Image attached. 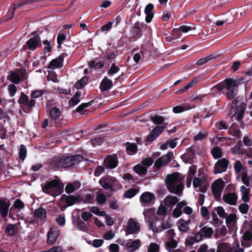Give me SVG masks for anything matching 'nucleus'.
Here are the masks:
<instances>
[{"mask_svg":"<svg viewBox=\"0 0 252 252\" xmlns=\"http://www.w3.org/2000/svg\"><path fill=\"white\" fill-rule=\"evenodd\" d=\"M33 218L32 220L27 219L26 221L29 222V223H36L39 220L43 221L46 219V210L42 208H39L35 210L34 212Z\"/></svg>","mask_w":252,"mask_h":252,"instance_id":"obj_12","label":"nucleus"},{"mask_svg":"<svg viewBox=\"0 0 252 252\" xmlns=\"http://www.w3.org/2000/svg\"><path fill=\"white\" fill-rule=\"evenodd\" d=\"M42 252H63V248L61 246H55Z\"/></svg>","mask_w":252,"mask_h":252,"instance_id":"obj_63","label":"nucleus"},{"mask_svg":"<svg viewBox=\"0 0 252 252\" xmlns=\"http://www.w3.org/2000/svg\"><path fill=\"white\" fill-rule=\"evenodd\" d=\"M44 45L43 50L45 53H50L52 51L53 48V45L51 44V42L48 40H44L43 42Z\"/></svg>","mask_w":252,"mask_h":252,"instance_id":"obj_53","label":"nucleus"},{"mask_svg":"<svg viewBox=\"0 0 252 252\" xmlns=\"http://www.w3.org/2000/svg\"><path fill=\"white\" fill-rule=\"evenodd\" d=\"M228 164V160L225 158H222L218 161L214 167V173L219 174L226 170Z\"/></svg>","mask_w":252,"mask_h":252,"instance_id":"obj_16","label":"nucleus"},{"mask_svg":"<svg viewBox=\"0 0 252 252\" xmlns=\"http://www.w3.org/2000/svg\"><path fill=\"white\" fill-rule=\"evenodd\" d=\"M226 223L228 228H232L234 227L237 222V216L235 214H230L228 216L226 217Z\"/></svg>","mask_w":252,"mask_h":252,"instance_id":"obj_28","label":"nucleus"},{"mask_svg":"<svg viewBox=\"0 0 252 252\" xmlns=\"http://www.w3.org/2000/svg\"><path fill=\"white\" fill-rule=\"evenodd\" d=\"M239 85L238 81L230 78L226 79L214 87L212 91L221 94L225 89V94L228 99H233L236 94V87Z\"/></svg>","mask_w":252,"mask_h":252,"instance_id":"obj_1","label":"nucleus"},{"mask_svg":"<svg viewBox=\"0 0 252 252\" xmlns=\"http://www.w3.org/2000/svg\"><path fill=\"white\" fill-rule=\"evenodd\" d=\"M172 157L173 153H169L164 156L159 158L156 161L155 166L158 168H159L161 166L166 164L171 160Z\"/></svg>","mask_w":252,"mask_h":252,"instance_id":"obj_23","label":"nucleus"},{"mask_svg":"<svg viewBox=\"0 0 252 252\" xmlns=\"http://www.w3.org/2000/svg\"><path fill=\"white\" fill-rule=\"evenodd\" d=\"M112 86V81L107 77H104L100 85L101 91H106L111 88Z\"/></svg>","mask_w":252,"mask_h":252,"instance_id":"obj_33","label":"nucleus"},{"mask_svg":"<svg viewBox=\"0 0 252 252\" xmlns=\"http://www.w3.org/2000/svg\"><path fill=\"white\" fill-rule=\"evenodd\" d=\"M210 180L206 175L199 174L197 177L194 178L192 180V185L196 191L205 192Z\"/></svg>","mask_w":252,"mask_h":252,"instance_id":"obj_6","label":"nucleus"},{"mask_svg":"<svg viewBox=\"0 0 252 252\" xmlns=\"http://www.w3.org/2000/svg\"><path fill=\"white\" fill-rule=\"evenodd\" d=\"M234 169L237 173H239L241 171L243 172V170L246 169L245 167H244L239 160L236 161L234 165Z\"/></svg>","mask_w":252,"mask_h":252,"instance_id":"obj_51","label":"nucleus"},{"mask_svg":"<svg viewBox=\"0 0 252 252\" xmlns=\"http://www.w3.org/2000/svg\"><path fill=\"white\" fill-rule=\"evenodd\" d=\"M242 245L246 247H250L252 245V227L251 230H247L244 233Z\"/></svg>","mask_w":252,"mask_h":252,"instance_id":"obj_21","label":"nucleus"},{"mask_svg":"<svg viewBox=\"0 0 252 252\" xmlns=\"http://www.w3.org/2000/svg\"><path fill=\"white\" fill-rule=\"evenodd\" d=\"M240 177L242 183L247 187H249L250 186L251 177L248 175L246 169L243 170V172L240 175Z\"/></svg>","mask_w":252,"mask_h":252,"instance_id":"obj_35","label":"nucleus"},{"mask_svg":"<svg viewBox=\"0 0 252 252\" xmlns=\"http://www.w3.org/2000/svg\"><path fill=\"white\" fill-rule=\"evenodd\" d=\"M197 173V167L195 165H191L189 167V171L187 175L186 186L189 188L191 185V181L194 178H196L195 175Z\"/></svg>","mask_w":252,"mask_h":252,"instance_id":"obj_19","label":"nucleus"},{"mask_svg":"<svg viewBox=\"0 0 252 252\" xmlns=\"http://www.w3.org/2000/svg\"><path fill=\"white\" fill-rule=\"evenodd\" d=\"M177 243L176 241L173 240L166 243V247L167 250L171 252V251L175 248L177 246Z\"/></svg>","mask_w":252,"mask_h":252,"instance_id":"obj_58","label":"nucleus"},{"mask_svg":"<svg viewBox=\"0 0 252 252\" xmlns=\"http://www.w3.org/2000/svg\"><path fill=\"white\" fill-rule=\"evenodd\" d=\"M159 250V246L155 243L151 244L148 248V252H158Z\"/></svg>","mask_w":252,"mask_h":252,"instance_id":"obj_59","label":"nucleus"},{"mask_svg":"<svg viewBox=\"0 0 252 252\" xmlns=\"http://www.w3.org/2000/svg\"><path fill=\"white\" fill-rule=\"evenodd\" d=\"M145 220L149 228L153 230L154 226L156 224V220H158L156 217V210L154 208L145 210L143 212Z\"/></svg>","mask_w":252,"mask_h":252,"instance_id":"obj_9","label":"nucleus"},{"mask_svg":"<svg viewBox=\"0 0 252 252\" xmlns=\"http://www.w3.org/2000/svg\"><path fill=\"white\" fill-rule=\"evenodd\" d=\"M140 245L141 241L139 239L134 241L129 240L126 244V248L128 252H133L138 249Z\"/></svg>","mask_w":252,"mask_h":252,"instance_id":"obj_24","label":"nucleus"},{"mask_svg":"<svg viewBox=\"0 0 252 252\" xmlns=\"http://www.w3.org/2000/svg\"><path fill=\"white\" fill-rule=\"evenodd\" d=\"M212 154L215 158H218L221 156V150L218 147L214 148L211 151Z\"/></svg>","mask_w":252,"mask_h":252,"instance_id":"obj_50","label":"nucleus"},{"mask_svg":"<svg viewBox=\"0 0 252 252\" xmlns=\"http://www.w3.org/2000/svg\"><path fill=\"white\" fill-rule=\"evenodd\" d=\"M250 189L246 188L245 186H242L240 188L241 200L245 203L249 201L250 199Z\"/></svg>","mask_w":252,"mask_h":252,"instance_id":"obj_27","label":"nucleus"},{"mask_svg":"<svg viewBox=\"0 0 252 252\" xmlns=\"http://www.w3.org/2000/svg\"><path fill=\"white\" fill-rule=\"evenodd\" d=\"M89 64V66L91 68H94L95 69H101L103 67L104 63L103 62L95 63L94 61H91Z\"/></svg>","mask_w":252,"mask_h":252,"instance_id":"obj_48","label":"nucleus"},{"mask_svg":"<svg viewBox=\"0 0 252 252\" xmlns=\"http://www.w3.org/2000/svg\"><path fill=\"white\" fill-rule=\"evenodd\" d=\"M203 238V236L200 231L199 232L196 233L193 237H191L188 240L186 243L188 245H192L194 242H198L201 241Z\"/></svg>","mask_w":252,"mask_h":252,"instance_id":"obj_34","label":"nucleus"},{"mask_svg":"<svg viewBox=\"0 0 252 252\" xmlns=\"http://www.w3.org/2000/svg\"><path fill=\"white\" fill-rule=\"evenodd\" d=\"M189 222V220L186 221L183 220H180L177 223L179 229L181 231H186L188 229V225Z\"/></svg>","mask_w":252,"mask_h":252,"instance_id":"obj_36","label":"nucleus"},{"mask_svg":"<svg viewBox=\"0 0 252 252\" xmlns=\"http://www.w3.org/2000/svg\"><path fill=\"white\" fill-rule=\"evenodd\" d=\"M64 185L58 177H55L54 180L46 182L42 187L44 192L53 196H56L61 194L63 190Z\"/></svg>","mask_w":252,"mask_h":252,"instance_id":"obj_3","label":"nucleus"},{"mask_svg":"<svg viewBox=\"0 0 252 252\" xmlns=\"http://www.w3.org/2000/svg\"><path fill=\"white\" fill-rule=\"evenodd\" d=\"M245 106L244 104L234 100L231 104L229 115L232 121H240L243 117Z\"/></svg>","mask_w":252,"mask_h":252,"instance_id":"obj_5","label":"nucleus"},{"mask_svg":"<svg viewBox=\"0 0 252 252\" xmlns=\"http://www.w3.org/2000/svg\"><path fill=\"white\" fill-rule=\"evenodd\" d=\"M133 170L139 175L145 174L147 172V168L142 163L138 164L134 166Z\"/></svg>","mask_w":252,"mask_h":252,"instance_id":"obj_38","label":"nucleus"},{"mask_svg":"<svg viewBox=\"0 0 252 252\" xmlns=\"http://www.w3.org/2000/svg\"><path fill=\"white\" fill-rule=\"evenodd\" d=\"M84 160L82 156L79 155L68 156L65 158H61L56 161L58 167L65 168L74 165Z\"/></svg>","mask_w":252,"mask_h":252,"instance_id":"obj_7","label":"nucleus"},{"mask_svg":"<svg viewBox=\"0 0 252 252\" xmlns=\"http://www.w3.org/2000/svg\"><path fill=\"white\" fill-rule=\"evenodd\" d=\"M88 81V78L87 77L83 78L75 84V87L77 89L83 88L87 84Z\"/></svg>","mask_w":252,"mask_h":252,"instance_id":"obj_46","label":"nucleus"},{"mask_svg":"<svg viewBox=\"0 0 252 252\" xmlns=\"http://www.w3.org/2000/svg\"><path fill=\"white\" fill-rule=\"evenodd\" d=\"M27 155V149L26 147L22 145L20 147V152H19V158L21 159L24 160L26 158Z\"/></svg>","mask_w":252,"mask_h":252,"instance_id":"obj_54","label":"nucleus"},{"mask_svg":"<svg viewBox=\"0 0 252 252\" xmlns=\"http://www.w3.org/2000/svg\"><path fill=\"white\" fill-rule=\"evenodd\" d=\"M153 9L154 5L151 3L148 4L145 8V13L146 15V21L147 23L151 22L154 17Z\"/></svg>","mask_w":252,"mask_h":252,"instance_id":"obj_29","label":"nucleus"},{"mask_svg":"<svg viewBox=\"0 0 252 252\" xmlns=\"http://www.w3.org/2000/svg\"><path fill=\"white\" fill-rule=\"evenodd\" d=\"M7 78L9 80L14 83H18L20 80V78L19 75L15 73L11 72L8 76Z\"/></svg>","mask_w":252,"mask_h":252,"instance_id":"obj_49","label":"nucleus"},{"mask_svg":"<svg viewBox=\"0 0 252 252\" xmlns=\"http://www.w3.org/2000/svg\"><path fill=\"white\" fill-rule=\"evenodd\" d=\"M228 133L231 135L236 137L238 138L241 137V131L239 129H238L236 127H235L234 125H232L230 127Z\"/></svg>","mask_w":252,"mask_h":252,"instance_id":"obj_40","label":"nucleus"},{"mask_svg":"<svg viewBox=\"0 0 252 252\" xmlns=\"http://www.w3.org/2000/svg\"><path fill=\"white\" fill-rule=\"evenodd\" d=\"M97 202L98 204H103L105 203L106 201V197L105 196L101 193H99L97 194L96 197Z\"/></svg>","mask_w":252,"mask_h":252,"instance_id":"obj_62","label":"nucleus"},{"mask_svg":"<svg viewBox=\"0 0 252 252\" xmlns=\"http://www.w3.org/2000/svg\"><path fill=\"white\" fill-rule=\"evenodd\" d=\"M216 212L218 215L222 218H225L226 217V214L223 208L221 206H219L216 208Z\"/></svg>","mask_w":252,"mask_h":252,"instance_id":"obj_57","label":"nucleus"},{"mask_svg":"<svg viewBox=\"0 0 252 252\" xmlns=\"http://www.w3.org/2000/svg\"><path fill=\"white\" fill-rule=\"evenodd\" d=\"M19 103L21 105L24 110L28 112L31 110L32 107L34 105L35 101L33 99L30 100L28 96L23 93H22L21 97L19 99Z\"/></svg>","mask_w":252,"mask_h":252,"instance_id":"obj_10","label":"nucleus"},{"mask_svg":"<svg viewBox=\"0 0 252 252\" xmlns=\"http://www.w3.org/2000/svg\"><path fill=\"white\" fill-rule=\"evenodd\" d=\"M207 133L205 132H199L194 137V139L195 141L201 140L207 137Z\"/></svg>","mask_w":252,"mask_h":252,"instance_id":"obj_60","label":"nucleus"},{"mask_svg":"<svg viewBox=\"0 0 252 252\" xmlns=\"http://www.w3.org/2000/svg\"><path fill=\"white\" fill-rule=\"evenodd\" d=\"M225 185L222 180L219 179L216 180L212 186V190L216 198L220 197L221 192L224 188Z\"/></svg>","mask_w":252,"mask_h":252,"instance_id":"obj_13","label":"nucleus"},{"mask_svg":"<svg viewBox=\"0 0 252 252\" xmlns=\"http://www.w3.org/2000/svg\"><path fill=\"white\" fill-rule=\"evenodd\" d=\"M230 249L227 244L220 243L218 246V252H227Z\"/></svg>","mask_w":252,"mask_h":252,"instance_id":"obj_52","label":"nucleus"},{"mask_svg":"<svg viewBox=\"0 0 252 252\" xmlns=\"http://www.w3.org/2000/svg\"><path fill=\"white\" fill-rule=\"evenodd\" d=\"M81 200V196L79 195L66 196L63 195L61 196L59 202V206L61 208H65L68 206L73 205Z\"/></svg>","mask_w":252,"mask_h":252,"instance_id":"obj_8","label":"nucleus"},{"mask_svg":"<svg viewBox=\"0 0 252 252\" xmlns=\"http://www.w3.org/2000/svg\"><path fill=\"white\" fill-rule=\"evenodd\" d=\"M151 120L154 124L156 125H160L164 122L165 119L162 116L155 115L151 117Z\"/></svg>","mask_w":252,"mask_h":252,"instance_id":"obj_45","label":"nucleus"},{"mask_svg":"<svg viewBox=\"0 0 252 252\" xmlns=\"http://www.w3.org/2000/svg\"><path fill=\"white\" fill-rule=\"evenodd\" d=\"M155 199L154 195L150 192H145L142 193L140 197V201L143 206L152 202Z\"/></svg>","mask_w":252,"mask_h":252,"instance_id":"obj_20","label":"nucleus"},{"mask_svg":"<svg viewBox=\"0 0 252 252\" xmlns=\"http://www.w3.org/2000/svg\"><path fill=\"white\" fill-rule=\"evenodd\" d=\"M167 124L163 126H157L154 127L147 136L148 141H153L156 139L165 129Z\"/></svg>","mask_w":252,"mask_h":252,"instance_id":"obj_15","label":"nucleus"},{"mask_svg":"<svg viewBox=\"0 0 252 252\" xmlns=\"http://www.w3.org/2000/svg\"><path fill=\"white\" fill-rule=\"evenodd\" d=\"M50 115L51 118L55 121L59 120L61 116V112L59 109L53 107L50 111Z\"/></svg>","mask_w":252,"mask_h":252,"instance_id":"obj_37","label":"nucleus"},{"mask_svg":"<svg viewBox=\"0 0 252 252\" xmlns=\"http://www.w3.org/2000/svg\"><path fill=\"white\" fill-rule=\"evenodd\" d=\"M126 149L129 155H133L137 152V146L135 144L127 143Z\"/></svg>","mask_w":252,"mask_h":252,"instance_id":"obj_44","label":"nucleus"},{"mask_svg":"<svg viewBox=\"0 0 252 252\" xmlns=\"http://www.w3.org/2000/svg\"><path fill=\"white\" fill-rule=\"evenodd\" d=\"M10 205L8 201L0 199V213L2 217H5L8 215Z\"/></svg>","mask_w":252,"mask_h":252,"instance_id":"obj_26","label":"nucleus"},{"mask_svg":"<svg viewBox=\"0 0 252 252\" xmlns=\"http://www.w3.org/2000/svg\"><path fill=\"white\" fill-rule=\"evenodd\" d=\"M5 232L6 233L9 235H14L16 234L17 229L15 225L12 224H9L6 227Z\"/></svg>","mask_w":252,"mask_h":252,"instance_id":"obj_41","label":"nucleus"},{"mask_svg":"<svg viewBox=\"0 0 252 252\" xmlns=\"http://www.w3.org/2000/svg\"><path fill=\"white\" fill-rule=\"evenodd\" d=\"M63 58L62 56H61L58 58L53 60L50 63L49 67L50 68H60L63 65Z\"/></svg>","mask_w":252,"mask_h":252,"instance_id":"obj_30","label":"nucleus"},{"mask_svg":"<svg viewBox=\"0 0 252 252\" xmlns=\"http://www.w3.org/2000/svg\"><path fill=\"white\" fill-rule=\"evenodd\" d=\"M104 163L107 167L113 169L117 166L118 161L116 156H110L105 159Z\"/></svg>","mask_w":252,"mask_h":252,"instance_id":"obj_25","label":"nucleus"},{"mask_svg":"<svg viewBox=\"0 0 252 252\" xmlns=\"http://www.w3.org/2000/svg\"><path fill=\"white\" fill-rule=\"evenodd\" d=\"M140 230V227L139 223L133 219H130L127 222V225L126 228V234H134L138 233Z\"/></svg>","mask_w":252,"mask_h":252,"instance_id":"obj_11","label":"nucleus"},{"mask_svg":"<svg viewBox=\"0 0 252 252\" xmlns=\"http://www.w3.org/2000/svg\"><path fill=\"white\" fill-rule=\"evenodd\" d=\"M28 49L31 50H34L41 45V39L39 36L37 35L31 38L26 42Z\"/></svg>","mask_w":252,"mask_h":252,"instance_id":"obj_17","label":"nucleus"},{"mask_svg":"<svg viewBox=\"0 0 252 252\" xmlns=\"http://www.w3.org/2000/svg\"><path fill=\"white\" fill-rule=\"evenodd\" d=\"M119 70V68L115 64H113L110 69L108 70V74L109 76H111L114 74L116 73Z\"/></svg>","mask_w":252,"mask_h":252,"instance_id":"obj_61","label":"nucleus"},{"mask_svg":"<svg viewBox=\"0 0 252 252\" xmlns=\"http://www.w3.org/2000/svg\"><path fill=\"white\" fill-rule=\"evenodd\" d=\"M203 237L209 238L213 233V230L212 228L208 227H204L200 230Z\"/></svg>","mask_w":252,"mask_h":252,"instance_id":"obj_43","label":"nucleus"},{"mask_svg":"<svg viewBox=\"0 0 252 252\" xmlns=\"http://www.w3.org/2000/svg\"><path fill=\"white\" fill-rule=\"evenodd\" d=\"M14 207L19 210L23 209L25 207L24 203L20 199H17L14 202Z\"/></svg>","mask_w":252,"mask_h":252,"instance_id":"obj_64","label":"nucleus"},{"mask_svg":"<svg viewBox=\"0 0 252 252\" xmlns=\"http://www.w3.org/2000/svg\"><path fill=\"white\" fill-rule=\"evenodd\" d=\"M60 231L57 227L54 226L49 229L47 235V243L49 245L54 244L60 235Z\"/></svg>","mask_w":252,"mask_h":252,"instance_id":"obj_14","label":"nucleus"},{"mask_svg":"<svg viewBox=\"0 0 252 252\" xmlns=\"http://www.w3.org/2000/svg\"><path fill=\"white\" fill-rule=\"evenodd\" d=\"M183 176L179 173L176 172L167 176L165 182L168 190L175 194H179L183 189L182 181Z\"/></svg>","mask_w":252,"mask_h":252,"instance_id":"obj_2","label":"nucleus"},{"mask_svg":"<svg viewBox=\"0 0 252 252\" xmlns=\"http://www.w3.org/2000/svg\"><path fill=\"white\" fill-rule=\"evenodd\" d=\"M187 205V203L184 201H181L178 203L177 205L176 208L173 211V216L175 218H179L182 215V208Z\"/></svg>","mask_w":252,"mask_h":252,"instance_id":"obj_31","label":"nucleus"},{"mask_svg":"<svg viewBox=\"0 0 252 252\" xmlns=\"http://www.w3.org/2000/svg\"><path fill=\"white\" fill-rule=\"evenodd\" d=\"M154 162V160L152 158L148 157L144 159L142 161V164L146 168L151 166Z\"/></svg>","mask_w":252,"mask_h":252,"instance_id":"obj_56","label":"nucleus"},{"mask_svg":"<svg viewBox=\"0 0 252 252\" xmlns=\"http://www.w3.org/2000/svg\"><path fill=\"white\" fill-rule=\"evenodd\" d=\"M249 206L246 203H242L239 206V210L243 214H246L249 210Z\"/></svg>","mask_w":252,"mask_h":252,"instance_id":"obj_55","label":"nucleus"},{"mask_svg":"<svg viewBox=\"0 0 252 252\" xmlns=\"http://www.w3.org/2000/svg\"><path fill=\"white\" fill-rule=\"evenodd\" d=\"M156 224L154 226L153 231L155 232H159L164 229H167L171 227V224L168 221L161 222L156 220Z\"/></svg>","mask_w":252,"mask_h":252,"instance_id":"obj_22","label":"nucleus"},{"mask_svg":"<svg viewBox=\"0 0 252 252\" xmlns=\"http://www.w3.org/2000/svg\"><path fill=\"white\" fill-rule=\"evenodd\" d=\"M139 192V189L133 188L126 190L124 194V197L126 198H131Z\"/></svg>","mask_w":252,"mask_h":252,"instance_id":"obj_39","label":"nucleus"},{"mask_svg":"<svg viewBox=\"0 0 252 252\" xmlns=\"http://www.w3.org/2000/svg\"><path fill=\"white\" fill-rule=\"evenodd\" d=\"M223 200L230 205H235L238 200V196L235 193H226L223 195Z\"/></svg>","mask_w":252,"mask_h":252,"instance_id":"obj_18","label":"nucleus"},{"mask_svg":"<svg viewBox=\"0 0 252 252\" xmlns=\"http://www.w3.org/2000/svg\"><path fill=\"white\" fill-rule=\"evenodd\" d=\"M231 152L236 155H240L243 153L241 141H239L238 142L237 144L232 148Z\"/></svg>","mask_w":252,"mask_h":252,"instance_id":"obj_42","label":"nucleus"},{"mask_svg":"<svg viewBox=\"0 0 252 252\" xmlns=\"http://www.w3.org/2000/svg\"><path fill=\"white\" fill-rule=\"evenodd\" d=\"M99 183L105 189H109L112 191H117L122 189V185L114 177L105 176L101 178Z\"/></svg>","mask_w":252,"mask_h":252,"instance_id":"obj_4","label":"nucleus"},{"mask_svg":"<svg viewBox=\"0 0 252 252\" xmlns=\"http://www.w3.org/2000/svg\"><path fill=\"white\" fill-rule=\"evenodd\" d=\"M178 201V199L176 196H167L163 201V204L166 207L174 206Z\"/></svg>","mask_w":252,"mask_h":252,"instance_id":"obj_32","label":"nucleus"},{"mask_svg":"<svg viewBox=\"0 0 252 252\" xmlns=\"http://www.w3.org/2000/svg\"><path fill=\"white\" fill-rule=\"evenodd\" d=\"M90 211L93 214L99 216L103 217L106 215L105 212L100 211L99 208L96 206L92 207Z\"/></svg>","mask_w":252,"mask_h":252,"instance_id":"obj_47","label":"nucleus"}]
</instances>
